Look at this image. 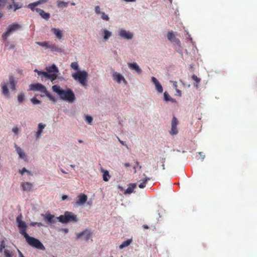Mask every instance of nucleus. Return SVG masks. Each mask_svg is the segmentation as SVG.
<instances>
[{"label": "nucleus", "instance_id": "obj_1", "mask_svg": "<svg viewBox=\"0 0 257 257\" xmlns=\"http://www.w3.org/2000/svg\"><path fill=\"white\" fill-rule=\"evenodd\" d=\"M16 221L18 223V226L19 228L20 233L24 235L28 243L31 246L37 249L45 250V246L39 239L30 236L27 233L26 230L27 227L26 223L22 220L21 214L17 216Z\"/></svg>", "mask_w": 257, "mask_h": 257}, {"label": "nucleus", "instance_id": "obj_2", "mask_svg": "<svg viewBox=\"0 0 257 257\" xmlns=\"http://www.w3.org/2000/svg\"><path fill=\"white\" fill-rule=\"evenodd\" d=\"M53 91L58 94L61 99L69 103H72L75 99L73 91L70 88L62 89L59 85H55L52 87Z\"/></svg>", "mask_w": 257, "mask_h": 257}, {"label": "nucleus", "instance_id": "obj_3", "mask_svg": "<svg viewBox=\"0 0 257 257\" xmlns=\"http://www.w3.org/2000/svg\"><path fill=\"white\" fill-rule=\"evenodd\" d=\"M72 77L78 81L82 86H87L88 73L85 71H78L77 72L72 74Z\"/></svg>", "mask_w": 257, "mask_h": 257}, {"label": "nucleus", "instance_id": "obj_4", "mask_svg": "<svg viewBox=\"0 0 257 257\" xmlns=\"http://www.w3.org/2000/svg\"><path fill=\"white\" fill-rule=\"evenodd\" d=\"M57 219L63 223H67L70 222H76L78 221L77 216L72 212L68 211L65 212L63 215H61L57 217Z\"/></svg>", "mask_w": 257, "mask_h": 257}, {"label": "nucleus", "instance_id": "obj_5", "mask_svg": "<svg viewBox=\"0 0 257 257\" xmlns=\"http://www.w3.org/2000/svg\"><path fill=\"white\" fill-rule=\"evenodd\" d=\"M0 251L4 252L5 257H16L15 251L10 246H6L4 240L1 243Z\"/></svg>", "mask_w": 257, "mask_h": 257}, {"label": "nucleus", "instance_id": "obj_6", "mask_svg": "<svg viewBox=\"0 0 257 257\" xmlns=\"http://www.w3.org/2000/svg\"><path fill=\"white\" fill-rule=\"evenodd\" d=\"M37 72L38 75L41 76L42 78L45 77L50 79L52 81L55 80L57 78V74L56 73H51V72L39 71L37 69L34 70Z\"/></svg>", "mask_w": 257, "mask_h": 257}, {"label": "nucleus", "instance_id": "obj_7", "mask_svg": "<svg viewBox=\"0 0 257 257\" xmlns=\"http://www.w3.org/2000/svg\"><path fill=\"white\" fill-rule=\"evenodd\" d=\"M30 90L32 91H39L42 93L46 92L45 86L41 83H35L30 85Z\"/></svg>", "mask_w": 257, "mask_h": 257}, {"label": "nucleus", "instance_id": "obj_8", "mask_svg": "<svg viewBox=\"0 0 257 257\" xmlns=\"http://www.w3.org/2000/svg\"><path fill=\"white\" fill-rule=\"evenodd\" d=\"M179 122L177 120V118L174 115L171 122V129L170 131V134L171 135H177L178 133L177 126Z\"/></svg>", "mask_w": 257, "mask_h": 257}, {"label": "nucleus", "instance_id": "obj_9", "mask_svg": "<svg viewBox=\"0 0 257 257\" xmlns=\"http://www.w3.org/2000/svg\"><path fill=\"white\" fill-rule=\"evenodd\" d=\"M42 216L44 218V220L48 222L49 224H54L56 222V220H58L57 217H55L54 215H52L49 213L43 214Z\"/></svg>", "mask_w": 257, "mask_h": 257}, {"label": "nucleus", "instance_id": "obj_10", "mask_svg": "<svg viewBox=\"0 0 257 257\" xmlns=\"http://www.w3.org/2000/svg\"><path fill=\"white\" fill-rule=\"evenodd\" d=\"M78 200L75 202L76 206L84 204L87 200V196L84 194L80 193L77 197Z\"/></svg>", "mask_w": 257, "mask_h": 257}, {"label": "nucleus", "instance_id": "obj_11", "mask_svg": "<svg viewBox=\"0 0 257 257\" xmlns=\"http://www.w3.org/2000/svg\"><path fill=\"white\" fill-rule=\"evenodd\" d=\"M167 38L169 41L175 43L179 47L181 46V43L179 39L177 38L173 32H169L167 34Z\"/></svg>", "mask_w": 257, "mask_h": 257}, {"label": "nucleus", "instance_id": "obj_12", "mask_svg": "<svg viewBox=\"0 0 257 257\" xmlns=\"http://www.w3.org/2000/svg\"><path fill=\"white\" fill-rule=\"evenodd\" d=\"M82 236H84V239L85 241H88L91 237V233L90 232V231L86 229L77 234L76 239H78Z\"/></svg>", "mask_w": 257, "mask_h": 257}, {"label": "nucleus", "instance_id": "obj_13", "mask_svg": "<svg viewBox=\"0 0 257 257\" xmlns=\"http://www.w3.org/2000/svg\"><path fill=\"white\" fill-rule=\"evenodd\" d=\"M113 78L118 83H120L122 81L125 84H127V82L124 77L117 72H114L113 74Z\"/></svg>", "mask_w": 257, "mask_h": 257}, {"label": "nucleus", "instance_id": "obj_14", "mask_svg": "<svg viewBox=\"0 0 257 257\" xmlns=\"http://www.w3.org/2000/svg\"><path fill=\"white\" fill-rule=\"evenodd\" d=\"M119 35L120 36L123 38L124 39L128 40L132 39L133 36V34L131 33L127 32L125 30H121L119 31Z\"/></svg>", "mask_w": 257, "mask_h": 257}, {"label": "nucleus", "instance_id": "obj_15", "mask_svg": "<svg viewBox=\"0 0 257 257\" xmlns=\"http://www.w3.org/2000/svg\"><path fill=\"white\" fill-rule=\"evenodd\" d=\"M152 81L155 84L156 89L157 90V91L159 93H162L163 91V89L161 84L159 83L157 79L155 77H152Z\"/></svg>", "mask_w": 257, "mask_h": 257}, {"label": "nucleus", "instance_id": "obj_16", "mask_svg": "<svg viewBox=\"0 0 257 257\" xmlns=\"http://www.w3.org/2000/svg\"><path fill=\"white\" fill-rule=\"evenodd\" d=\"M21 28V26L17 23H13L9 26L7 31L11 34L14 31L18 30Z\"/></svg>", "mask_w": 257, "mask_h": 257}, {"label": "nucleus", "instance_id": "obj_17", "mask_svg": "<svg viewBox=\"0 0 257 257\" xmlns=\"http://www.w3.org/2000/svg\"><path fill=\"white\" fill-rule=\"evenodd\" d=\"M128 67L135 70L138 74L142 73V70L136 63H130L128 64Z\"/></svg>", "mask_w": 257, "mask_h": 257}, {"label": "nucleus", "instance_id": "obj_18", "mask_svg": "<svg viewBox=\"0 0 257 257\" xmlns=\"http://www.w3.org/2000/svg\"><path fill=\"white\" fill-rule=\"evenodd\" d=\"M36 11L45 20H48L50 17L49 13L45 12V11L42 9L36 8Z\"/></svg>", "mask_w": 257, "mask_h": 257}, {"label": "nucleus", "instance_id": "obj_19", "mask_svg": "<svg viewBox=\"0 0 257 257\" xmlns=\"http://www.w3.org/2000/svg\"><path fill=\"white\" fill-rule=\"evenodd\" d=\"M100 172L102 174L103 180L105 182L108 181L110 178V176L109 174L108 171L105 170L102 167H100Z\"/></svg>", "mask_w": 257, "mask_h": 257}, {"label": "nucleus", "instance_id": "obj_20", "mask_svg": "<svg viewBox=\"0 0 257 257\" xmlns=\"http://www.w3.org/2000/svg\"><path fill=\"white\" fill-rule=\"evenodd\" d=\"M2 93L3 95L6 97H9L10 95L9 91L7 84L5 82L1 84Z\"/></svg>", "mask_w": 257, "mask_h": 257}, {"label": "nucleus", "instance_id": "obj_21", "mask_svg": "<svg viewBox=\"0 0 257 257\" xmlns=\"http://www.w3.org/2000/svg\"><path fill=\"white\" fill-rule=\"evenodd\" d=\"M21 186L24 191H30L33 187V184L28 182H22Z\"/></svg>", "mask_w": 257, "mask_h": 257}, {"label": "nucleus", "instance_id": "obj_22", "mask_svg": "<svg viewBox=\"0 0 257 257\" xmlns=\"http://www.w3.org/2000/svg\"><path fill=\"white\" fill-rule=\"evenodd\" d=\"M51 31L52 32L54 33V34L56 36L57 38H58V39H62L63 35L62 32L60 30L54 28L51 29Z\"/></svg>", "mask_w": 257, "mask_h": 257}, {"label": "nucleus", "instance_id": "obj_23", "mask_svg": "<svg viewBox=\"0 0 257 257\" xmlns=\"http://www.w3.org/2000/svg\"><path fill=\"white\" fill-rule=\"evenodd\" d=\"M45 125L43 124L42 123H40L38 124V130L35 134L36 138H39V137L41 135L43 132V130L45 128Z\"/></svg>", "mask_w": 257, "mask_h": 257}, {"label": "nucleus", "instance_id": "obj_24", "mask_svg": "<svg viewBox=\"0 0 257 257\" xmlns=\"http://www.w3.org/2000/svg\"><path fill=\"white\" fill-rule=\"evenodd\" d=\"M9 85L12 90H15L16 89V83L15 82V78L13 76L9 77Z\"/></svg>", "mask_w": 257, "mask_h": 257}, {"label": "nucleus", "instance_id": "obj_25", "mask_svg": "<svg viewBox=\"0 0 257 257\" xmlns=\"http://www.w3.org/2000/svg\"><path fill=\"white\" fill-rule=\"evenodd\" d=\"M136 187V183L130 184L124 192V194H131L133 192L134 189Z\"/></svg>", "mask_w": 257, "mask_h": 257}, {"label": "nucleus", "instance_id": "obj_26", "mask_svg": "<svg viewBox=\"0 0 257 257\" xmlns=\"http://www.w3.org/2000/svg\"><path fill=\"white\" fill-rule=\"evenodd\" d=\"M15 148L16 149V151L17 153L19 154L20 158L22 159H24L25 158V154L22 150V149L19 147H18L16 145H15Z\"/></svg>", "mask_w": 257, "mask_h": 257}, {"label": "nucleus", "instance_id": "obj_27", "mask_svg": "<svg viewBox=\"0 0 257 257\" xmlns=\"http://www.w3.org/2000/svg\"><path fill=\"white\" fill-rule=\"evenodd\" d=\"M40 4H41V1H37L36 2L30 4L28 7L29 9L34 11V10L36 11L35 7Z\"/></svg>", "mask_w": 257, "mask_h": 257}, {"label": "nucleus", "instance_id": "obj_28", "mask_svg": "<svg viewBox=\"0 0 257 257\" xmlns=\"http://www.w3.org/2000/svg\"><path fill=\"white\" fill-rule=\"evenodd\" d=\"M48 72H54V73L57 74L58 72V69L55 65L53 64L52 66L49 67L46 69Z\"/></svg>", "mask_w": 257, "mask_h": 257}, {"label": "nucleus", "instance_id": "obj_29", "mask_svg": "<svg viewBox=\"0 0 257 257\" xmlns=\"http://www.w3.org/2000/svg\"><path fill=\"white\" fill-rule=\"evenodd\" d=\"M36 44L39 45V46L41 47H45L46 49H48L49 48V46L50 44V43L48 41H44V42H36Z\"/></svg>", "mask_w": 257, "mask_h": 257}, {"label": "nucleus", "instance_id": "obj_30", "mask_svg": "<svg viewBox=\"0 0 257 257\" xmlns=\"http://www.w3.org/2000/svg\"><path fill=\"white\" fill-rule=\"evenodd\" d=\"M164 99L166 101H171L172 102H174L175 101V100L170 97L169 94L166 91L164 93Z\"/></svg>", "mask_w": 257, "mask_h": 257}, {"label": "nucleus", "instance_id": "obj_31", "mask_svg": "<svg viewBox=\"0 0 257 257\" xmlns=\"http://www.w3.org/2000/svg\"><path fill=\"white\" fill-rule=\"evenodd\" d=\"M132 242V240L131 239H127V240H125L123 241L120 245H119V248L122 249L125 247H126L128 246L130 243Z\"/></svg>", "mask_w": 257, "mask_h": 257}, {"label": "nucleus", "instance_id": "obj_32", "mask_svg": "<svg viewBox=\"0 0 257 257\" xmlns=\"http://www.w3.org/2000/svg\"><path fill=\"white\" fill-rule=\"evenodd\" d=\"M44 93L49 98L50 100L53 102H55L56 101V98L51 94L47 90L46 92H44Z\"/></svg>", "mask_w": 257, "mask_h": 257}, {"label": "nucleus", "instance_id": "obj_33", "mask_svg": "<svg viewBox=\"0 0 257 257\" xmlns=\"http://www.w3.org/2000/svg\"><path fill=\"white\" fill-rule=\"evenodd\" d=\"M103 33V38L105 40H107L111 35V33L106 29L104 30Z\"/></svg>", "mask_w": 257, "mask_h": 257}, {"label": "nucleus", "instance_id": "obj_34", "mask_svg": "<svg viewBox=\"0 0 257 257\" xmlns=\"http://www.w3.org/2000/svg\"><path fill=\"white\" fill-rule=\"evenodd\" d=\"M49 49H50L52 51L60 52L61 49L57 47L55 44H50Z\"/></svg>", "mask_w": 257, "mask_h": 257}, {"label": "nucleus", "instance_id": "obj_35", "mask_svg": "<svg viewBox=\"0 0 257 257\" xmlns=\"http://www.w3.org/2000/svg\"><path fill=\"white\" fill-rule=\"evenodd\" d=\"M71 68L75 70L79 71V66L78 64L76 62H74L71 63L70 65Z\"/></svg>", "mask_w": 257, "mask_h": 257}, {"label": "nucleus", "instance_id": "obj_36", "mask_svg": "<svg viewBox=\"0 0 257 257\" xmlns=\"http://www.w3.org/2000/svg\"><path fill=\"white\" fill-rule=\"evenodd\" d=\"M25 99V95L23 93H21L18 95V100L20 103H22Z\"/></svg>", "mask_w": 257, "mask_h": 257}, {"label": "nucleus", "instance_id": "obj_37", "mask_svg": "<svg viewBox=\"0 0 257 257\" xmlns=\"http://www.w3.org/2000/svg\"><path fill=\"white\" fill-rule=\"evenodd\" d=\"M68 3L63 1H58L57 5L59 7H67L68 6Z\"/></svg>", "mask_w": 257, "mask_h": 257}, {"label": "nucleus", "instance_id": "obj_38", "mask_svg": "<svg viewBox=\"0 0 257 257\" xmlns=\"http://www.w3.org/2000/svg\"><path fill=\"white\" fill-rule=\"evenodd\" d=\"M11 35V33H9L7 30L2 35V38L4 41H7L8 37Z\"/></svg>", "mask_w": 257, "mask_h": 257}, {"label": "nucleus", "instance_id": "obj_39", "mask_svg": "<svg viewBox=\"0 0 257 257\" xmlns=\"http://www.w3.org/2000/svg\"><path fill=\"white\" fill-rule=\"evenodd\" d=\"M100 15H101V18L102 20H105V21H109V18L104 12H101Z\"/></svg>", "mask_w": 257, "mask_h": 257}, {"label": "nucleus", "instance_id": "obj_40", "mask_svg": "<svg viewBox=\"0 0 257 257\" xmlns=\"http://www.w3.org/2000/svg\"><path fill=\"white\" fill-rule=\"evenodd\" d=\"M85 121L88 123L91 124L92 122L93 118L92 116L89 115H86L85 116Z\"/></svg>", "mask_w": 257, "mask_h": 257}, {"label": "nucleus", "instance_id": "obj_41", "mask_svg": "<svg viewBox=\"0 0 257 257\" xmlns=\"http://www.w3.org/2000/svg\"><path fill=\"white\" fill-rule=\"evenodd\" d=\"M31 226H35L36 225H37L38 226H43V224L41 222H31L30 224Z\"/></svg>", "mask_w": 257, "mask_h": 257}, {"label": "nucleus", "instance_id": "obj_42", "mask_svg": "<svg viewBox=\"0 0 257 257\" xmlns=\"http://www.w3.org/2000/svg\"><path fill=\"white\" fill-rule=\"evenodd\" d=\"M192 79L195 81L196 83H198L200 82V79L199 78H198L196 75H193L192 76Z\"/></svg>", "mask_w": 257, "mask_h": 257}, {"label": "nucleus", "instance_id": "obj_43", "mask_svg": "<svg viewBox=\"0 0 257 257\" xmlns=\"http://www.w3.org/2000/svg\"><path fill=\"white\" fill-rule=\"evenodd\" d=\"M31 101L34 104H39L41 101L38 99H36L35 97H33L31 99Z\"/></svg>", "mask_w": 257, "mask_h": 257}, {"label": "nucleus", "instance_id": "obj_44", "mask_svg": "<svg viewBox=\"0 0 257 257\" xmlns=\"http://www.w3.org/2000/svg\"><path fill=\"white\" fill-rule=\"evenodd\" d=\"M164 166L165 165L164 164L163 162H160V163L159 164H157L158 168L161 169L163 170L165 169Z\"/></svg>", "mask_w": 257, "mask_h": 257}, {"label": "nucleus", "instance_id": "obj_45", "mask_svg": "<svg viewBox=\"0 0 257 257\" xmlns=\"http://www.w3.org/2000/svg\"><path fill=\"white\" fill-rule=\"evenodd\" d=\"M95 12L97 15H99L101 14V12H100V8L99 6H97L95 7Z\"/></svg>", "mask_w": 257, "mask_h": 257}, {"label": "nucleus", "instance_id": "obj_46", "mask_svg": "<svg viewBox=\"0 0 257 257\" xmlns=\"http://www.w3.org/2000/svg\"><path fill=\"white\" fill-rule=\"evenodd\" d=\"M7 0H0V8L4 7L6 4Z\"/></svg>", "mask_w": 257, "mask_h": 257}, {"label": "nucleus", "instance_id": "obj_47", "mask_svg": "<svg viewBox=\"0 0 257 257\" xmlns=\"http://www.w3.org/2000/svg\"><path fill=\"white\" fill-rule=\"evenodd\" d=\"M19 172L22 175H23L24 172L30 173V172L28 171L25 168H23L22 170H20Z\"/></svg>", "mask_w": 257, "mask_h": 257}, {"label": "nucleus", "instance_id": "obj_48", "mask_svg": "<svg viewBox=\"0 0 257 257\" xmlns=\"http://www.w3.org/2000/svg\"><path fill=\"white\" fill-rule=\"evenodd\" d=\"M14 3V6L15 7L14 11H16L17 10L20 9L21 7H19V5L17 4L14 3V0H12Z\"/></svg>", "mask_w": 257, "mask_h": 257}, {"label": "nucleus", "instance_id": "obj_49", "mask_svg": "<svg viewBox=\"0 0 257 257\" xmlns=\"http://www.w3.org/2000/svg\"><path fill=\"white\" fill-rule=\"evenodd\" d=\"M146 184L145 183V182H143L140 184H139V188L142 189L146 187Z\"/></svg>", "mask_w": 257, "mask_h": 257}, {"label": "nucleus", "instance_id": "obj_50", "mask_svg": "<svg viewBox=\"0 0 257 257\" xmlns=\"http://www.w3.org/2000/svg\"><path fill=\"white\" fill-rule=\"evenodd\" d=\"M199 154L200 155V157L199 158V159L203 160L205 158V155L203 154L202 152H199Z\"/></svg>", "mask_w": 257, "mask_h": 257}, {"label": "nucleus", "instance_id": "obj_51", "mask_svg": "<svg viewBox=\"0 0 257 257\" xmlns=\"http://www.w3.org/2000/svg\"><path fill=\"white\" fill-rule=\"evenodd\" d=\"M12 131H13V132L15 134H18V133L19 129H18V127H13V128Z\"/></svg>", "mask_w": 257, "mask_h": 257}, {"label": "nucleus", "instance_id": "obj_52", "mask_svg": "<svg viewBox=\"0 0 257 257\" xmlns=\"http://www.w3.org/2000/svg\"><path fill=\"white\" fill-rule=\"evenodd\" d=\"M117 138L121 144H122V145H125L127 147L126 145L125 144V143L124 142L121 141L118 137H117Z\"/></svg>", "mask_w": 257, "mask_h": 257}, {"label": "nucleus", "instance_id": "obj_53", "mask_svg": "<svg viewBox=\"0 0 257 257\" xmlns=\"http://www.w3.org/2000/svg\"><path fill=\"white\" fill-rule=\"evenodd\" d=\"M18 251L19 252L20 257H25L23 253L19 249H18Z\"/></svg>", "mask_w": 257, "mask_h": 257}, {"label": "nucleus", "instance_id": "obj_54", "mask_svg": "<svg viewBox=\"0 0 257 257\" xmlns=\"http://www.w3.org/2000/svg\"><path fill=\"white\" fill-rule=\"evenodd\" d=\"M67 198H68V196L67 195H63L62 196V199L63 200H64L66 199Z\"/></svg>", "mask_w": 257, "mask_h": 257}, {"label": "nucleus", "instance_id": "obj_55", "mask_svg": "<svg viewBox=\"0 0 257 257\" xmlns=\"http://www.w3.org/2000/svg\"><path fill=\"white\" fill-rule=\"evenodd\" d=\"M143 227L144 229H148V228H149V226H148L147 225H146V224H144V225H143Z\"/></svg>", "mask_w": 257, "mask_h": 257}, {"label": "nucleus", "instance_id": "obj_56", "mask_svg": "<svg viewBox=\"0 0 257 257\" xmlns=\"http://www.w3.org/2000/svg\"><path fill=\"white\" fill-rule=\"evenodd\" d=\"M62 230H63L65 233H67L68 232V228H63L62 229Z\"/></svg>", "mask_w": 257, "mask_h": 257}, {"label": "nucleus", "instance_id": "obj_57", "mask_svg": "<svg viewBox=\"0 0 257 257\" xmlns=\"http://www.w3.org/2000/svg\"><path fill=\"white\" fill-rule=\"evenodd\" d=\"M125 2H135L136 0H123Z\"/></svg>", "mask_w": 257, "mask_h": 257}, {"label": "nucleus", "instance_id": "obj_58", "mask_svg": "<svg viewBox=\"0 0 257 257\" xmlns=\"http://www.w3.org/2000/svg\"><path fill=\"white\" fill-rule=\"evenodd\" d=\"M150 180V178H146L143 181L144 182H145V183L146 184L148 180Z\"/></svg>", "mask_w": 257, "mask_h": 257}, {"label": "nucleus", "instance_id": "obj_59", "mask_svg": "<svg viewBox=\"0 0 257 257\" xmlns=\"http://www.w3.org/2000/svg\"><path fill=\"white\" fill-rule=\"evenodd\" d=\"M39 1H41V4H42L43 3H46L48 0H39Z\"/></svg>", "mask_w": 257, "mask_h": 257}, {"label": "nucleus", "instance_id": "obj_60", "mask_svg": "<svg viewBox=\"0 0 257 257\" xmlns=\"http://www.w3.org/2000/svg\"><path fill=\"white\" fill-rule=\"evenodd\" d=\"M61 171L63 173H67L63 169H61Z\"/></svg>", "mask_w": 257, "mask_h": 257}, {"label": "nucleus", "instance_id": "obj_61", "mask_svg": "<svg viewBox=\"0 0 257 257\" xmlns=\"http://www.w3.org/2000/svg\"><path fill=\"white\" fill-rule=\"evenodd\" d=\"M124 166H125V167H128V166H129V164H128V163H125V164H124Z\"/></svg>", "mask_w": 257, "mask_h": 257}, {"label": "nucleus", "instance_id": "obj_62", "mask_svg": "<svg viewBox=\"0 0 257 257\" xmlns=\"http://www.w3.org/2000/svg\"><path fill=\"white\" fill-rule=\"evenodd\" d=\"M3 16V14L0 13V18H2Z\"/></svg>", "mask_w": 257, "mask_h": 257}, {"label": "nucleus", "instance_id": "obj_63", "mask_svg": "<svg viewBox=\"0 0 257 257\" xmlns=\"http://www.w3.org/2000/svg\"><path fill=\"white\" fill-rule=\"evenodd\" d=\"M12 7V5H10L9 7V9H11Z\"/></svg>", "mask_w": 257, "mask_h": 257}, {"label": "nucleus", "instance_id": "obj_64", "mask_svg": "<svg viewBox=\"0 0 257 257\" xmlns=\"http://www.w3.org/2000/svg\"><path fill=\"white\" fill-rule=\"evenodd\" d=\"M14 48V45H12V46H11V48H12H12Z\"/></svg>", "mask_w": 257, "mask_h": 257}]
</instances>
